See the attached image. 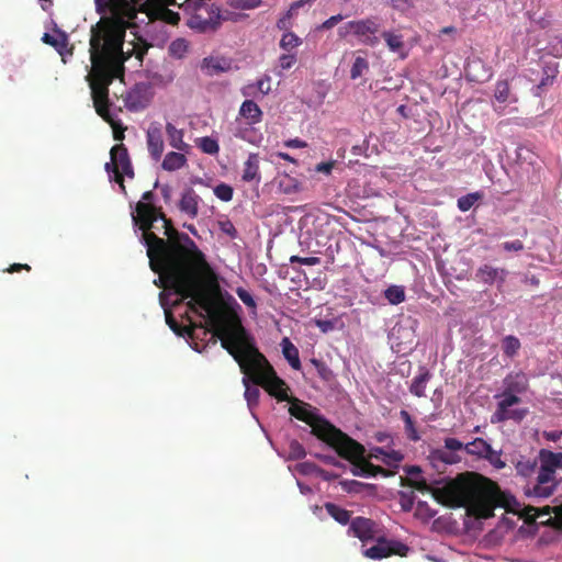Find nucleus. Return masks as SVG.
<instances>
[{
	"mask_svg": "<svg viewBox=\"0 0 562 562\" xmlns=\"http://www.w3.org/2000/svg\"><path fill=\"white\" fill-rule=\"evenodd\" d=\"M515 470H517L518 475L530 479L531 475L537 474L539 467L537 465L536 459L521 457L520 460L515 463Z\"/></svg>",
	"mask_w": 562,
	"mask_h": 562,
	"instance_id": "31",
	"label": "nucleus"
},
{
	"mask_svg": "<svg viewBox=\"0 0 562 562\" xmlns=\"http://www.w3.org/2000/svg\"><path fill=\"white\" fill-rule=\"evenodd\" d=\"M258 90L254 87V85H244L243 88H240V94L245 98H256V94H258Z\"/></svg>",
	"mask_w": 562,
	"mask_h": 562,
	"instance_id": "61",
	"label": "nucleus"
},
{
	"mask_svg": "<svg viewBox=\"0 0 562 562\" xmlns=\"http://www.w3.org/2000/svg\"><path fill=\"white\" fill-rule=\"evenodd\" d=\"M200 69H202L207 77H215L229 70V61L220 57H206L202 59Z\"/></svg>",
	"mask_w": 562,
	"mask_h": 562,
	"instance_id": "23",
	"label": "nucleus"
},
{
	"mask_svg": "<svg viewBox=\"0 0 562 562\" xmlns=\"http://www.w3.org/2000/svg\"><path fill=\"white\" fill-rule=\"evenodd\" d=\"M457 451H449L448 449H437L432 452V459L446 464H456L461 461Z\"/></svg>",
	"mask_w": 562,
	"mask_h": 562,
	"instance_id": "36",
	"label": "nucleus"
},
{
	"mask_svg": "<svg viewBox=\"0 0 562 562\" xmlns=\"http://www.w3.org/2000/svg\"><path fill=\"white\" fill-rule=\"evenodd\" d=\"M187 300H190L187 306L191 313L203 317L199 312L201 310L207 314V324L214 338L220 340L222 348L239 364L240 372L246 376L244 379L263 387L278 401H286L288 389L284 381L276 375L267 358L258 350L252 336L241 325L240 317L235 312L217 305L209 292L195 293Z\"/></svg>",
	"mask_w": 562,
	"mask_h": 562,
	"instance_id": "3",
	"label": "nucleus"
},
{
	"mask_svg": "<svg viewBox=\"0 0 562 562\" xmlns=\"http://www.w3.org/2000/svg\"><path fill=\"white\" fill-rule=\"evenodd\" d=\"M147 18H149L151 22L160 21L169 25L179 24V13L164 5H149V9H147Z\"/></svg>",
	"mask_w": 562,
	"mask_h": 562,
	"instance_id": "22",
	"label": "nucleus"
},
{
	"mask_svg": "<svg viewBox=\"0 0 562 562\" xmlns=\"http://www.w3.org/2000/svg\"><path fill=\"white\" fill-rule=\"evenodd\" d=\"M235 294H237V297H239L240 302H243V304L246 305V307L251 310L256 308V302L254 301L252 295H250V293L247 290L243 288H237L235 289Z\"/></svg>",
	"mask_w": 562,
	"mask_h": 562,
	"instance_id": "49",
	"label": "nucleus"
},
{
	"mask_svg": "<svg viewBox=\"0 0 562 562\" xmlns=\"http://www.w3.org/2000/svg\"><path fill=\"white\" fill-rule=\"evenodd\" d=\"M381 38L385 41L386 47H389L392 53H400L404 48V40L402 35L397 33L385 31L381 33Z\"/></svg>",
	"mask_w": 562,
	"mask_h": 562,
	"instance_id": "34",
	"label": "nucleus"
},
{
	"mask_svg": "<svg viewBox=\"0 0 562 562\" xmlns=\"http://www.w3.org/2000/svg\"><path fill=\"white\" fill-rule=\"evenodd\" d=\"M262 112L258 104L251 100H244L239 106V117L237 123L259 124L261 123Z\"/></svg>",
	"mask_w": 562,
	"mask_h": 562,
	"instance_id": "21",
	"label": "nucleus"
},
{
	"mask_svg": "<svg viewBox=\"0 0 562 562\" xmlns=\"http://www.w3.org/2000/svg\"><path fill=\"white\" fill-rule=\"evenodd\" d=\"M153 201V191L144 192L135 204L132 221L143 232L140 243L146 246L149 268L158 274L155 285L171 290L181 301L196 293H209V289L217 290L215 273L205 255L186 233L173 227Z\"/></svg>",
	"mask_w": 562,
	"mask_h": 562,
	"instance_id": "1",
	"label": "nucleus"
},
{
	"mask_svg": "<svg viewBox=\"0 0 562 562\" xmlns=\"http://www.w3.org/2000/svg\"><path fill=\"white\" fill-rule=\"evenodd\" d=\"M366 468L370 469L372 471V473H374V477H376L379 475H382L384 477H390L391 475H393L392 472H389L387 470L383 469L382 467L375 465L373 463H366Z\"/></svg>",
	"mask_w": 562,
	"mask_h": 562,
	"instance_id": "59",
	"label": "nucleus"
},
{
	"mask_svg": "<svg viewBox=\"0 0 562 562\" xmlns=\"http://www.w3.org/2000/svg\"><path fill=\"white\" fill-rule=\"evenodd\" d=\"M494 99L501 104L516 102V98L510 95L509 83L506 80H499L495 83Z\"/></svg>",
	"mask_w": 562,
	"mask_h": 562,
	"instance_id": "35",
	"label": "nucleus"
},
{
	"mask_svg": "<svg viewBox=\"0 0 562 562\" xmlns=\"http://www.w3.org/2000/svg\"><path fill=\"white\" fill-rule=\"evenodd\" d=\"M109 155H111V160L105 164V171H108L109 175H112V181L120 186L121 192L126 193L124 177L133 179L135 176L126 146L122 143L116 144L115 146H112Z\"/></svg>",
	"mask_w": 562,
	"mask_h": 562,
	"instance_id": "7",
	"label": "nucleus"
},
{
	"mask_svg": "<svg viewBox=\"0 0 562 562\" xmlns=\"http://www.w3.org/2000/svg\"><path fill=\"white\" fill-rule=\"evenodd\" d=\"M558 481L554 473L538 472V475L527 480L524 485V495L529 499H546L553 495Z\"/></svg>",
	"mask_w": 562,
	"mask_h": 562,
	"instance_id": "9",
	"label": "nucleus"
},
{
	"mask_svg": "<svg viewBox=\"0 0 562 562\" xmlns=\"http://www.w3.org/2000/svg\"><path fill=\"white\" fill-rule=\"evenodd\" d=\"M200 201L201 199L196 192L191 188H187L182 191L181 199H179V211L187 214L191 220H194L198 216V205H200Z\"/></svg>",
	"mask_w": 562,
	"mask_h": 562,
	"instance_id": "20",
	"label": "nucleus"
},
{
	"mask_svg": "<svg viewBox=\"0 0 562 562\" xmlns=\"http://www.w3.org/2000/svg\"><path fill=\"white\" fill-rule=\"evenodd\" d=\"M165 133H167V140H169L170 147L177 149L178 151L188 153L189 145L182 139V130H178L172 123H167V125H165Z\"/></svg>",
	"mask_w": 562,
	"mask_h": 562,
	"instance_id": "27",
	"label": "nucleus"
},
{
	"mask_svg": "<svg viewBox=\"0 0 562 562\" xmlns=\"http://www.w3.org/2000/svg\"><path fill=\"white\" fill-rule=\"evenodd\" d=\"M182 153L183 151H169L165 154L164 160H161V169L167 172H176L180 170L186 166V162H188V159Z\"/></svg>",
	"mask_w": 562,
	"mask_h": 562,
	"instance_id": "28",
	"label": "nucleus"
},
{
	"mask_svg": "<svg viewBox=\"0 0 562 562\" xmlns=\"http://www.w3.org/2000/svg\"><path fill=\"white\" fill-rule=\"evenodd\" d=\"M284 146L288 148H304L306 147V143L300 138H293L284 142Z\"/></svg>",
	"mask_w": 562,
	"mask_h": 562,
	"instance_id": "64",
	"label": "nucleus"
},
{
	"mask_svg": "<svg viewBox=\"0 0 562 562\" xmlns=\"http://www.w3.org/2000/svg\"><path fill=\"white\" fill-rule=\"evenodd\" d=\"M481 199H483L482 192H474V193L467 194L464 196L459 198V200H457V207H459L460 212H467L470 209H472V206H474L475 202L480 201Z\"/></svg>",
	"mask_w": 562,
	"mask_h": 562,
	"instance_id": "38",
	"label": "nucleus"
},
{
	"mask_svg": "<svg viewBox=\"0 0 562 562\" xmlns=\"http://www.w3.org/2000/svg\"><path fill=\"white\" fill-rule=\"evenodd\" d=\"M407 552L408 547L406 544L397 540H386V538L380 537L376 540V544L363 550V557L372 560H382L393 555L404 558Z\"/></svg>",
	"mask_w": 562,
	"mask_h": 562,
	"instance_id": "10",
	"label": "nucleus"
},
{
	"mask_svg": "<svg viewBox=\"0 0 562 562\" xmlns=\"http://www.w3.org/2000/svg\"><path fill=\"white\" fill-rule=\"evenodd\" d=\"M385 297L389 300L390 304L397 305L404 302V290L398 285H390V288L385 290Z\"/></svg>",
	"mask_w": 562,
	"mask_h": 562,
	"instance_id": "43",
	"label": "nucleus"
},
{
	"mask_svg": "<svg viewBox=\"0 0 562 562\" xmlns=\"http://www.w3.org/2000/svg\"><path fill=\"white\" fill-rule=\"evenodd\" d=\"M214 195L222 202H229L233 198V189L225 183L217 184L214 187Z\"/></svg>",
	"mask_w": 562,
	"mask_h": 562,
	"instance_id": "46",
	"label": "nucleus"
},
{
	"mask_svg": "<svg viewBox=\"0 0 562 562\" xmlns=\"http://www.w3.org/2000/svg\"><path fill=\"white\" fill-rule=\"evenodd\" d=\"M369 459H376L385 463L386 467L396 468L404 460V456L396 450L385 451L381 447H374L369 451Z\"/></svg>",
	"mask_w": 562,
	"mask_h": 562,
	"instance_id": "24",
	"label": "nucleus"
},
{
	"mask_svg": "<svg viewBox=\"0 0 562 562\" xmlns=\"http://www.w3.org/2000/svg\"><path fill=\"white\" fill-rule=\"evenodd\" d=\"M404 472L406 477H401V486L430 493L438 503L451 508H465L469 515L477 519H488L493 517L496 507L507 505V496L498 485L476 472L461 474L442 487L434 488L422 477L418 465H406Z\"/></svg>",
	"mask_w": 562,
	"mask_h": 562,
	"instance_id": "4",
	"label": "nucleus"
},
{
	"mask_svg": "<svg viewBox=\"0 0 562 562\" xmlns=\"http://www.w3.org/2000/svg\"><path fill=\"white\" fill-rule=\"evenodd\" d=\"M331 449L336 450L337 456L340 458L351 462L353 464V475L363 476V477H373V472L364 467V464H370L368 460L364 459V448L362 447V450L360 452H353L351 450L344 451L340 449V447L336 445H328Z\"/></svg>",
	"mask_w": 562,
	"mask_h": 562,
	"instance_id": "14",
	"label": "nucleus"
},
{
	"mask_svg": "<svg viewBox=\"0 0 562 562\" xmlns=\"http://www.w3.org/2000/svg\"><path fill=\"white\" fill-rule=\"evenodd\" d=\"M528 380L522 372L510 373L504 378L503 398L507 396H516L527 391Z\"/></svg>",
	"mask_w": 562,
	"mask_h": 562,
	"instance_id": "17",
	"label": "nucleus"
},
{
	"mask_svg": "<svg viewBox=\"0 0 562 562\" xmlns=\"http://www.w3.org/2000/svg\"><path fill=\"white\" fill-rule=\"evenodd\" d=\"M314 0H297L290 4V9L286 10V14H297V11L305 5H311Z\"/></svg>",
	"mask_w": 562,
	"mask_h": 562,
	"instance_id": "57",
	"label": "nucleus"
},
{
	"mask_svg": "<svg viewBox=\"0 0 562 562\" xmlns=\"http://www.w3.org/2000/svg\"><path fill=\"white\" fill-rule=\"evenodd\" d=\"M244 385H246V391H244V397H246V401H248V405L252 406L257 404L259 397L258 387L249 385L246 379H244Z\"/></svg>",
	"mask_w": 562,
	"mask_h": 562,
	"instance_id": "48",
	"label": "nucleus"
},
{
	"mask_svg": "<svg viewBox=\"0 0 562 562\" xmlns=\"http://www.w3.org/2000/svg\"><path fill=\"white\" fill-rule=\"evenodd\" d=\"M331 169L333 161H323L316 165V167H314V170H316V172L324 173L326 176H328L331 172Z\"/></svg>",
	"mask_w": 562,
	"mask_h": 562,
	"instance_id": "60",
	"label": "nucleus"
},
{
	"mask_svg": "<svg viewBox=\"0 0 562 562\" xmlns=\"http://www.w3.org/2000/svg\"><path fill=\"white\" fill-rule=\"evenodd\" d=\"M290 263H300L305 266H317L319 265V258L317 257H300L293 255L290 257Z\"/></svg>",
	"mask_w": 562,
	"mask_h": 562,
	"instance_id": "53",
	"label": "nucleus"
},
{
	"mask_svg": "<svg viewBox=\"0 0 562 562\" xmlns=\"http://www.w3.org/2000/svg\"><path fill=\"white\" fill-rule=\"evenodd\" d=\"M375 521L370 518H363L361 516H357L353 520L349 521L348 532L351 533L355 538L362 542H368L375 537Z\"/></svg>",
	"mask_w": 562,
	"mask_h": 562,
	"instance_id": "16",
	"label": "nucleus"
},
{
	"mask_svg": "<svg viewBox=\"0 0 562 562\" xmlns=\"http://www.w3.org/2000/svg\"><path fill=\"white\" fill-rule=\"evenodd\" d=\"M220 231H222L226 236H229L232 239L236 238L235 226H233L229 220L220 222Z\"/></svg>",
	"mask_w": 562,
	"mask_h": 562,
	"instance_id": "55",
	"label": "nucleus"
},
{
	"mask_svg": "<svg viewBox=\"0 0 562 562\" xmlns=\"http://www.w3.org/2000/svg\"><path fill=\"white\" fill-rule=\"evenodd\" d=\"M431 379V373L425 367H420V371L415 375L412 380V384H409V393L417 398L425 397L426 384Z\"/></svg>",
	"mask_w": 562,
	"mask_h": 562,
	"instance_id": "26",
	"label": "nucleus"
},
{
	"mask_svg": "<svg viewBox=\"0 0 562 562\" xmlns=\"http://www.w3.org/2000/svg\"><path fill=\"white\" fill-rule=\"evenodd\" d=\"M196 147L206 155H216L218 151L217 142L210 136H203L196 139Z\"/></svg>",
	"mask_w": 562,
	"mask_h": 562,
	"instance_id": "41",
	"label": "nucleus"
},
{
	"mask_svg": "<svg viewBox=\"0 0 562 562\" xmlns=\"http://www.w3.org/2000/svg\"><path fill=\"white\" fill-rule=\"evenodd\" d=\"M295 16L296 14L284 13V15L279 18L278 22H276V26H278L280 31L288 32L291 29V21Z\"/></svg>",
	"mask_w": 562,
	"mask_h": 562,
	"instance_id": "54",
	"label": "nucleus"
},
{
	"mask_svg": "<svg viewBox=\"0 0 562 562\" xmlns=\"http://www.w3.org/2000/svg\"><path fill=\"white\" fill-rule=\"evenodd\" d=\"M562 470V452H554L547 449L539 450L538 472L554 473Z\"/></svg>",
	"mask_w": 562,
	"mask_h": 562,
	"instance_id": "19",
	"label": "nucleus"
},
{
	"mask_svg": "<svg viewBox=\"0 0 562 562\" xmlns=\"http://www.w3.org/2000/svg\"><path fill=\"white\" fill-rule=\"evenodd\" d=\"M165 322H167V326L170 327V330L173 331V334L180 336V337H192V330L196 327L193 323H190L189 326H181L177 321L173 318V316L170 314L169 311H165Z\"/></svg>",
	"mask_w": 562,
	"mask_h": 562,
	"instance_id": "30",
	"label": "nucleus"
},
{
	"mask_svg": "<svg viewBox=\"0 0 562 562\" xmlns=\"http://www.w3.org/2000/svg\"><path fill=\"white\" fill-rule=\"evenodd\" d=\"M181 10L188 14V27L206 32L217 24L218 10L210 0H184Z\"/></svg>",
	"mask_w": 562,
	"mask_h": 562,
	"instance_id": "6",
	"label": "nucleus"
},
{
	"mask_svg": "<svg viewBox=\"0 0 562 562\" xmlns=\"http://www.w3.org/2000/svg\"><path fill=\"white\" fill-rule=\"evenodd\" d=\"M398 499H401V508H403L404 512H411L413 509V492H398Z\"/></svg>",
	"mask_w": 562,
	"mask_h": 562,
	"instance_id": "51",
	"label": "nucleus"
},
{
	"mask_svg": "<svg viewBox=\"0 0 562 562\" xmlns=\"http://www.w3.org/2000/svg\"><path fill=\"white\" fill-rule=\"evenodd\" d=\"M188 54V42L182 38H176L175 41L170 42L169 45V55L172 58L181 59Z\"/></svg>",
	"mask_w": 562,
	"mask_h": 562,
	"instance_id": "37",
	"label": "nucleus"
},
{
	"mask_svg": "<svg viewBox=\"0 0 562 562\" xmlns=\"http://www.w3.org/2000/svg\"><path fill=\"white\" fill-rule=\"evenodd\" d=\"M281 352H283L284 359H286L288 364H290L293 370L299 371L302 368L300 358H297V349L288 337L281 339Z\"/></svg>",
	"mask_w": 562,
	"mask_h": 562,
	"instance_id": "29",
	"label": "nucleus"
},
{
	"mask_svg": "<svg viewBox=\"0 0 562 562\" xmlns=\"http://www.w3.org/2000/svg\"><path fill=\"white\" fill-rule=\"evenodd\" d=\"M398 417L403 419L404 434H406L407 439L413 442H417L419 440V434L416 430V426L414 425V420L411 414H408L407 411H401L398 412Z\"/></svg>",
	"mask_w": 562,
	"mask_h": 562,
	"instance_id": "33",
	"label": "nucleus"
},
{
	"mask_svg": "<svg viewBox=\"0 0 562 562\" xmlns=\"http://www.w3.org/2000/svg\"><path fill=\"white\" fill-rule=\"evenodd\" d=\"M31 268L27 263H13L7 268V272L14 273L19 271H30Z\"/></svg>",
	"mask_w": 562,
	"mask_h": 562,
	"instance_id": "63",
	"label": "nucleus"
},
{
	"mask_svg": "<svg viewBox=\"0 0 562 562\" xmlns=\"http://www.w3.org/2000/svg\"><path fill=\"white\" fill-rule=\"evenodd\" d=\"M503 249L508 252H519L522 250V243L519 239L503 243Z\"/></svg>",
	"mask_w": 562,
	"mask_h": 562,
	"instance_id": "58",
	"label": "nucleus"
},
{
	"mask_svg": "<svg viewBox=\"0 0 562 562\" xmlns=\"http://www.w3.org/2000/svg\"><path fill=\"white\" fill-rule=\"evenodd\" d=\"M507 274L509 272L503 268H495L488 263H483L474 273V279L486 285L496 284L497 289L501 290L504 286Z\"/></svg>",
	"mask_w": 562,
	"mask_h": 562,
	"instance_id": "15",
	"label": "nucleus"
},
{
	"mask_svg": "<svg viewBox=\"0 0 562 562\" xmlns=\"http://www.w3.org/2000/svg\"><path fill=\"white\" fill-rule=\"evenodd\" d=\"M344 20V15L337 14L328 18L323 21L322 25H319V30H331L335 25H337L340 21Z\"/></svg>",
	"mask_w": 562,
	"mask_h": 562,
	"instance_id": "56",
	"label": "nucleus"
},
{
	"mask_svg": "<svg viewBox=\"0 0 562 562\" xmlns=\"http://www.w3.org/2000/svg\"><path fill=\"white\" fill-rule=\"evenodd\" d=\"M474 458H476V459H484V460L488 461V463H491L492 467H494L497 470H501V469H503L505 467L504 461L501 460V451L491 452V453L485 454V456H474Z\"/></svg>",
	"mask_w": 562,
	"mask_h": 562,
	"instance_id": "47",
	"label": "nucleus"
},
{
	"mask_svg": "<svg viewBox=\"0 0 562 562\" xmlns=\"http://www.w3.org/2000/svg\"><path fill=\"white\" fill-rule=\"evenodd\" d=\"M302 44V40L292 32H286L279 40V47L284 52H290Z\"/></svg>",
	"mask_w": 562,
	"mask_h": 562,
	"instance_id": "40",
	"label": "nucleus"
},
{
	"mask_svg": "<svg viewBox=\"0 0 562 562\" xmlns=\"http://www.w3.org/2000/svg\"><path fill=\"white\" fill-rule=\"evenodd\" d=\"M100 21L90 31L91 69L86 75L94 112L111 125L114 140L124 139V127L110 114L109 86L124 74L127 54L122 50L130 22L136 18L132 0H94Z\"/></svg>",
	"mask_w": 562,
	"mask_h": 562,
	"instance_id": "2",
	"label": "nucleus"
},
{
	"mask_svg": "<svg viewBox=\"0 0 562 562\" xmlns=\"http://www.w3.org/2000/svg\"><path fill=\"white\" fill-rule=\"evenodd\" d=\"M368 70V61L364 57L357 56L355 57L353 65H351V70H349V77L356 80L360 78Z\"/></svg>",
	"mask_w": 562,
	"mask_h": 562,
	"instance_id": "42",
	"label": "nucleus"
},
{
	"mask_svg": "<svg viewBox=\"0 0 562 562\" xmlns=\"http://www.w3.org/2000/svg\"><path fill=\"white\" fill-rule=\"evenodd\" d=\"M325 510H327L328 516H330L331 519L339 522V525H347L352 520L350 518L349 510L344 509L336 504L325 503Z\"/></svg>",
	"mask_w": 562,
	"mask_h": 562,
	"instance_id": "32",
	"label": "nucleus"
},
{
	"mask_svg": "<svg viewBox=\"0 0 562 562\" xmlns=\"http://www.w3.org/2000/svg\"><path fill=\"white\" fill-rule=\"evenodd\" d=\"M147 154L153 161H159L165 150V142H162L161 124L153 122L146 131Z\"/></svg>",
	"mask_w": 562,
	"mask_h": 562,
	"instance_id": "13",
	"label": "nucleus"
},
{
	"mask_svg": "<svg viewBox=\"0 0 562 562\" xmlns=\"http://www.w3.org/2000/svg\"><path fill=\"white\" fill-rule=\"evenodd\" d=\"M246 86H255L257 88L258 93L261 95H266L270 92V76L263 75L260 79L255 83H248Z\"/></svg>",
	"mask_w": 562,
	"mask_h": 562,
	"instance_id": "50",
	"label": "nucleus"
},
{
	"mask_svg": "<svg viewBox=\"0 0 562 562\" xmlns=\"http://www.w3.org/2000/svg\"><path fill=\"white\" fill-rule=\"evenodd\" d=\"M296 63V56L294 54H283L279 56V68L288 70L293 67Z\"/></svg>",
	"mask_w": 562,
	"mask_h": 562,
	"instance_id": "52",
	"label": "nucleus"
},
{
	"mask_svg": "<svg viewBox=\"0 0 562 562\" xmlns=\"http://www.w3.org/2000/svg\"><path fill=\"white\" fill-rule=\"evenodd\" d=\"M261 0H226V4L235 10H252L259 5Z\"/></svg>",
	"mask_w": 562,
	"mask_h": 562,
	"instance_id": "45",
	"label": "nucleus"
},
{
	"mask_svg": "<svg viewBox=\"0 0 562 562\" xmlns=\"http://www.w3.org/2000/svg\"><path fill=\"white\" fill-rule=\"evenodd\" d=\"M288 412L296 420L307 424L311 427V434L328 446L339 447L345 452L359 453L361 451V443L350 438L324 417L312 412L308 405L295 403L290 406Z\"/></svg>",
	"mask_w": 562,
	"mask_h": 562,
	"instance_id": "5",
	"label": "nucleus"
},
{
	"mask_svg": "<svg viewBox=\"0 0 562 562\" xmlns=\"http://www.w3.org/2000/svg\"><path fill=\"white\" fill-rule=\"evenodd\" d=\"M445 449L448 451H464L468 456L477 457L496 452L483 438H474L463 443L457 438H445Z\"/></svg>",
	"mask_w": 562,
	"mask_h": 562,
	"instance_id": "11",
	"label": "nucleus"
},
{
	"mask_svg": "<svg viewBox=\"0 0 562 562\" xmlns=\"http://www.w3.org/2000/svg\"><path fill=\"white\" fill-rule=\"evenodd\" d=\"M519 348H521V344L519 339L514 336H507L503 339V352L504 356H507L509 359L516 357Z\"/></svg>",
	"mask_w": 562,
	"mask_h": 562,
	"instance_id": "39",
	"label": "nucleus"
},
{
	"mask_svg": "<svg viewBox=\"0 0 562 562\" xmlns=\"http://www.w3.org/2000/svg\"><path fill=\"white\" fill-rule=\"evenodd\" d=\"M305 457V449L302 443L296 440L290 441L288 443V459L293 461H299Z\"/></svg>",
	"mask_w": 562,
	"mask_h": 562,
	"instance_id": "44",
	"label": "nucleus"
},
{
	"mask_svg": "<svg viewBox=\"0 0 562 562\" xmlns=\"http://www.w3.org/2000/svg\"><path fill=\"white\" fill-rule=\"evenodd\" d=\"M243 181L246 183L257 182L261 177L259 176V156L257 153H249L248 159L244 161Z\"/></svg>",
	"mask_w": 562,
	"mask_h": 562,
	"instance_id": "25",
	"label": "nucleus"
},
{
	"mask_svg": "<svg viewBox=\"0 0 562 562\" xmlns=\"http://www.w3.org/2000/svg\"><path fill=\"white\" fill-rule=\"evenodd\" d=\"M519 403L518 395H508L507 397L501 400L497 403V408H495L494 415H492V423H503L507 420H514L516 423H520L525 415H527V411L525 409H509V407Z\"/></svg>",
	"mask_w": 562,
	"mask_h": 562,
	"instance_id": "12",
	"label": "nucleus"
},
{
	"mask_svg": "<svg viewBox=\"0 0 562 562\" xmlns=\"http://www.w3.org/2000/svg\"><path fill=\"white\" fill-rule=\"evenodd\" d=\"M311 363H313L314 368L318 370L319 376L322 379H326V374L328 373V369H326V366L321 360L311 359Z\"/></svg>",
	"mask_w": 562,
	"mask_h": 562,
	"instance_id": "62",
	"label": "nucleus"
},
{
	"mask_svg": "<svg viewBox=\"0 0 562 562\" xmlns=\"http://www.w3.org/2000/svg\"><path fill=\"white\" fill-rule=\"evenodd\" d=\"M256 123L237 122L234 130V137L252 146H259L262 140V134L255 127Z\"/></svg>",
	"mask_w": 562,
	"mask_h": 562,
	"instance_id": "18",
	"label": "nucleus"
},
{
	"mask_svg": "<svg viewBox=\"0 0 562 562\" xmlns=\"http://www.w3.org/2000/svg\"><path fill=\"white\" fill-rule=\"evenodd\" d=\"M381 29L378 19L367 18L358 21H350L339 29V35L346 36L351 33L360 40V43L374 47L379 43L378 33Z\"/></svg>",
	"mask_w": 562,
	"mask_h": 562,
	"instance_id": "8",
	"label": "nucleus"
}]
</instances>
